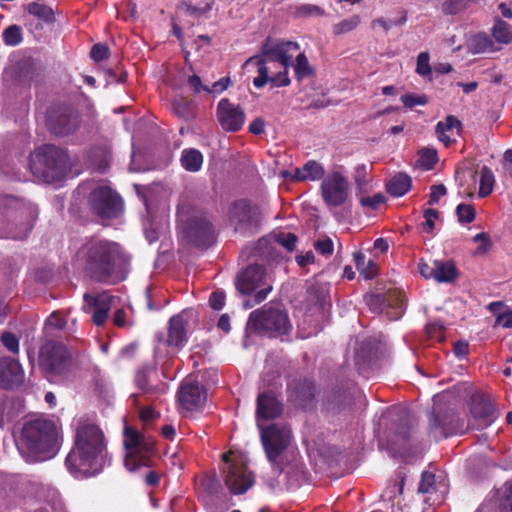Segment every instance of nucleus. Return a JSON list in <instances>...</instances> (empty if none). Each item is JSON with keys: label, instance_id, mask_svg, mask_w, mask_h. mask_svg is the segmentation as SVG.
Here are the masks:
<instances>
[{"label": "nucleus", "instance_id": "9", "mask_svg": "<svg viewBox=\"0 0 512 512\" xmlns=\"http://www.w3.org/2000/svg\"><path fill=\"white\" fill-rule=\"evenodd\" d=\"M225 484L235 495L246 493L254 485V475L248 469L244 458L232 452L223 455Z\"/></svg>", "mask_w": 512, "mask_h": 512}, {"label": "nucleus", "instance_id": "38", "mask_svg": "<svg viewBox=\"0 0 512 512\" xmlns=\"http://www.w3.org/2000/svg\"><path fill=\"white\" fill-rule=\"evenodd\" d=\"M4 43L8 46H16L22 41L21 28L17 25H11L3 31Z\"/></svg>", "mask_w": 512, "mask_h": 512}, {"label": "nucleus", "instance_id": "34", "mask_svg": "<svg viewBox=\"0 0 512 512\" xmlns=\"http://www.w3.org/2000/svg\"><path fill=\"white\" fill-rule=\"evenodd\" d=\"M354 260L357 269L365 279H372L377 275V265L372 260L366 261V258L362 253H356L354 255Z\"/></svg>", "mask_w": 512, "mask_h": 512}, {"label": "nucleus", "instance_id": "5", "mask_svg": "<svg viewBox=\"0 0 512 512\" xmlns=\"http://www.w3.org/2000/svg\"><path fill=\"white\" fill-rule=\"evenodd\" d=\"M29 165L31 172L39 181L54 183L67 173L69 158L61 148L45 145L31 154Z\"/></svg>", "mask_w": 512, "mask_h": 512}, {"label": "nucleus", "instance_id": "14", "mask_svg": "<svg viewBox=\"0 0 512 512\" xmlns=\"http://www.w3.org/2000/svg\"><path fill=\"white\" fill-rule=\"evenodd\" d=\"M300 52L297 42L286 40H267L262 46L263 55H270L280 63L281 74L274 81L277 85H289L288 71L293 64V58Z\"/></svg>", "mask_w": 512, "mask_h": 512}, {"label": "nucleus", "instance_id": "3", "mask_svg": "<svg viewBox=\"0 0 512 512\" xmlns=\"http://www.w3.org/2000/svg\"><path fill=\"white\" fill-rule=\"evenodd\" d=\"M62 440L57 421L37 418L24 424L18 449L28 462L46 461L58 454Z\"/></svg>", "mask_w": 512, "mask_h": 512}, {"label": "nucleus", "instance_id": "36", "mask_svg": "<svg viewBox=\"0 0 512 512\" xmlns=\"http://www.w3.org/2000/svg\"><path fill=\"white\" fill-rule=\"evenodd\" d=\"M492 34L496 41L499 43L507 44L512 40V31L510 29V25L500 19L495 22L492 28Z\"/></svg>", "mask_w": 512, "mask_h": 512}, {"label": "nucleus", "instance_id": "2", "mask_svg": "<svg viewBox=\"0 0 512 512\" xmlns=\"http://www.w3.org/2000/svg\"><path fill=\"white\" fill-rule=\"evenodd\" d=\"M107 462L102 430L94 423L79 421L74 446L65 460L68 471L76 478L94 476L102 471Z\"/></svg>", "mask_w": 512, "mask_h": 512}, {"label": "nucleus", "instance_id": "18", "mask_svg": "<svg viewBox=\"0 0 512 512\" xmlns=\"http://www.w3.org/2000/svg\"><path fill=\"white\" fill-rule=\"evenodd\" d=\"M46 124L53 134L68 135L79 127V115L68 107L54 108L48 113Z\"/></svg>", "mask_w": 512, "mask_h": 512}, {"label": "nucleus", "instance_id": "12", "mask_svg": "<svg viewBox=\"0 0 512 512\" xmlns=\"http://www.w3.org/2000/svg\"><path fill=\"white\" fill-rule=\"evenodd\" d=\"M323 202L329 209L343 206L350 197L351 185L340 169L326 173L320 184Z\"/></svg>", "mask_w": 512, "mask_h": 512}, {"label": "nucleus", "instance_id": "46", "mask_svg": "<svg viewBox=\"0 0 512 512\" xmlns=\"http://www.w3.org/2000/svg\"><path fill=\"white\" fill-rule=\"evenodd\" d=\"M385 201V197L381 193H377L373 196L362 197L360 203L363 207L371 210H376Z\"/></svg>", "mask_w": 512, "mask_h": 512}, {"label": "nucleus", "instance_id": "40", "mask_svg": "<svg viewBox=\"0 0 512 512\" xmlns=\"http://www.w3.org/2000/svg\"><path fill=\"white\" fill-rule=\"evenodd\" d=\"M456 215L460 223H471L475 219L476 212L472 205L461 203L456 208Z\"/></svg>", "mask_w": 512, "mask_h": 512}, {"label": "nucleus", "instance_id": "24", "mask_svg": "<svg viewBox=\"0 0 512 512\" xmlns=\"http://www.w3.org/2000/svg\"><path fill=\"white\" fill-rule=\"evenodd\" d=\"M24 379V372L20 363L9 357L0 359V386L11 389L20 385Z\"/></svg>", "mask_w": 512, "mask_h": 512}, {"label": "nucleus", "instance_id": "51", "mask_svg": "<svg viewBox=\"0 0 512 512\" xmlns=\"http://www.w3.org/2000/svg\"><path fill=\"white\" fill-rule=\"evenodd\" d=\"M424 229L427 233H431L435 227V220L438 218V212L435 209H427L424 211Z\"/></svg>", "mask_w": 512, "mask_h": 512}, {"label": "nucleus", "instance_id": "17", "mask_svg": "<svg viewBox=\"0 0 512 512\" xmlns=\"http://www.w3.org/2000/svg\"><path fill=\"white\" fill-rule=\"evenodd\" d=\"M230 222L235 232L252 233L258 225V210L246 200L235 201L230 209Z\"/></svg>", "mask_w": 512, "mask_h": 512}, {"label": "nucleus", "instance_id": "61", "mask_svg": "<svg viewBox=\"0 0 512 512\" xmlns=\"http://www.w3.org/2000/svg\"><path fill=\"white\" fill-rule=\"evenodd\" d=\"M144 232L150 244L154 243L159 238V227H150L147 222H144Z\"/></svg>", "mask_w": 512, "mask_h": 512}, {"label": "nucleus", "instance_id": "59", "mask_svg": "<svg viewBox=\"0 0 512 512\" xmlns=\"http://www.w3.org/2000/svg\"><path fill=\"white\" fill-rule=\"evenodd\" d=\"M434 260L431 263H427L423 260H420L418 264V269L420 274L426 279H434L435 280V272H434Z\"/></svg>", "mask_w": 512, "mask_h": 512}, {"label": "nucleus", "instance_id": "30", "mask_svg": "<svg viewBox=\"0 0 512 512\" xmlns=\"http://www.w3.org/2000/svg\"><path fill=\"white\" fill-rule=\"evenodd\" d=\"M435 280L439 283L451 282L457 277L454 264L451 261L434 260Z\"/></svg>", "mask_w": 512, "mask_h": 512}, {"label": "nucleus", "instance_id": "58", "mask_svg": "<svg viewBox=\"0 0 512 512\" xmlns=\"http://www.w3.org/2000/svg\"><path fill=\"white\" fill-rule=\"evenodd\" d=\"M209 303L215 310H220L225 304V294L222 291H215L210 295Z\"/></svg>", "mask_w": 512, "mask_h": 512}, {"label": "nucleus", "instance_id": "23", "mask_svg": "<svg viewBox=\"0 0 512 512\" xmlns=\"http://www.w3.org/2000/svg\"><path fill=\"white\" fill-rule=\"evenodd\" d=\"M283 407L281 402L272 392H263L257 398V426L268 420L275 419L282 414Z\"/></svg>", "mask_w": 512, "mask_h": 512}, {"label": "nucleus", "instance_id": "54", "mask_svg": "<svg viewBox=\"0 0 512 512\" xmlns=\"http://www.w3.org/2000/svg\"><path fill=\"white\" fill-rule=\"evenodd\" d=\"M109 49L106 45L95 44L90 52L91 58L95 61H102L108 57Z\"/></svg>", "mask_w": 512, "mask_h": 512}, {"label": "nucleus", "instance_id": "28", "mask_svg": "<svg viewBox=\"0 0 512 512\" xmlns=\"http://www.w3.org/2000/svg\"><path fill=\"white\" fill-rule=\"evenodd\" d=\"M297 236L293 233L277 232L274 233L270 238L263 239L260 241V247L279 245L285 248L288 252H293L296 248Z\"/></svg>", "mask_w": 512, "mask_h": 512}, {"label": "nucleus", "instance_id": "43", "mask_svg": "<svg viewBox=\"0 0 512 512\" xmlns=\"http://www.w3.org/2000/svg\"><path fill=\"white\" fill-rule=\"evenodd\" d=\"M360 23V17L358 15H353L348 19H344L338 24L335 25L334 31L337 34L347 33L355 29Z\"/></svg>", "mask_w": 512, "mask_h": 512}, {"label": "nucleus", "instance_id": "35", "mask_svg": "<svg viewBox=\"0 0 512 512\" xmlns=\"http://www.w3.org/2000/svg\"><path fill=\"white\" fill-rule=\"evenodd\" d=\"M26 10L29 14L46 22H50L54 18L52 8L40 1L31 2L27 5Z\"/></svg>", "mask_w": 512, "mask_h": 512}, {"label": "nucleus", "instance_id": "47", "mask_svg": "<svg viewBox=\"0 0 512 512\" xmlns=\"http://www.w3.org/2000/svg\"><path fill=\"white\" fill-rule=\"evenodd\" d=\"M1 341L3 345L12 353L19 352V339L10 332L2 334Z\"/></svg>", "mask_w": 512, "mask_h": 512}, {"label": "nucleus", "instance_id": "27", "mask_svg": "<svg viewBox=\"0 0 512 512\" xmlns=\"http://www.w3.org/2000/svg\"><path fill=\"white\" fill-rule=\"evenodd\" d=\"M325 175L323 166L316 161L310 160L302 168L295 169L292 178L295 181H317L322 180Z\"/></svg>", "mask_w": 512, "mask_h": 512}, {"label": "nucleus", "instance_id": "15", "mask_svg": "<svg viewBox=\"0 0 512 512\" xmlns=\"http://www.w3.org/2000/svg\"><path fill=\"white\" fill-rule=\"evenodd\" d=\"M89 206L101 220L116 218L123 211L121 197L106 186L96 187L90 193Z\"/></svg>", "mask_w": 512, "mask_h": 512}, {"label": "nucleus", "instance_id": "56", "mask_svg": "<svg viewBox=\"0 0 512 512\" xmlns=\"http://www.w3.org/2000/svg\"><path fill=\"white\" fill-rule=\"evenodd\" d=\"M501 505L506 511L512 512V483H507L504 486Z\"/></svg>", "mask_w": 512, "mask_h": 512}, {"label": "nucleus", "instance_id": "37", "mask_svg": "<svg viewBox=\"0 0 512 512\" xmlns=\"http://www.w3.org/2000/svg\"><path fill=\"white\" fill-rule=\"evenodd\" d=\"M473 0H444L441 11L445 15H456L465 11Z\"/></svg>", "mask_w": 512, "mask_h": 512}, {"label": "nucleus", "instance_id": "8", "mask_svg": "<svg viewBox=\"0 0 512 512\" xmlns=\"http://www.w3.org/2000/svg\"><path fill=\"white\" fill-rule=\"evenodd\" d=\"M249 330L256 332H267L271 335L287 334L292 325L287 312L280 306L265 305L260 311H253L247 323Z\"/></svg>", "mask_w": 512, "mask_h": 512}, {"label": "nucleus", "instance_id": "60", "mask_svg": "<svg viewBox=\"0 0 512 512\" xmlns=\"http://www.w3.org/2000/svg\"><path fill=\"white\" fill-rule=\"evenodd\" d=\"M366 165L361 164L355 168L354 180L358 187H362L366 183Z\"/></svg>", "mask_w": 512, "mask_h": 512}, {"label": "nucleus", "instance_id": "6", "mask_svg": "<svg viewBox=\"0 0 512 512\" xmlns=\"http://www.w3.org/2000/svg\"><path fill=\"white\" fill-rule=\"evenodd\" d=\"M123 444L125 448L124 464L129 472H137L141 468L151 466L155 445L153 438L125 425Z\"/></svg>", "mask_w": 512, "mask_h": 512}, {"label": "nucleus", "instance_id": "21", "mask_svg": "<svg viewBox=\"0 0 512 512\" xmlns=\"http://www.w3.org/2000/svg\"><path fill=\"white\" fill-rule=\"evenodd\" d=\"M85 302L93 309L92 320L97 326L105 323L108 318L109 311L115 306L117 297L109 294L108 292H102L95 296L90 294L84 295Z\"/></svg>", "mask_w": 512, "mask_h": 512}, {"label": "nucleus", "instance_id": "42", "mask_svg": "<svg viewBox=\"0 0 512 512\" xmlns=\"http://www.w3.org/2000/svg\"><path fill=\"white\" fill-rule=\"evenodd\" d=\"M430 56L428 52H421L417 57L416 73L423 77L431 75Z\"/></svg>", "mask_w": 512, "mask_h": 512}, {"label": "nucleus", "instance_id": "39", "mask_svg": "<svg viewBox=\"0 0 512 512\" xmlns=\"http://www.w3.org/2000/svg\"><path fill=\"white\" fill-rule=\"evenodd\" d=\"M401 102L407 108L424 106L428 103V97L425 94L407 93L401 96Z\"/></svg>", "mask_w": 512, "mask_h": 512}, {"label": "nucleus", "instance_id": "44", "mask_svg": "<svg viewBox=\"0 0 512 512\" xmlns=\"http://www.w3.org/2000/svg\"><path fill=\"white\" fill-rule=\"evenodd\" d=\"M420 160L422 165L431 169L438 161L437 152L433 148H424L420 152Z\"/></svg>", "mask_w": 512, "mask_h": 512}, {"label": "nucleus", "instance_id": "53", "mask_svg": "<svg viewBox=\"0 0 512 512\" xmlns=\"http://www.w3.org/2000/svg\"><path fill=\"white\" fill-rule=\"evenodd\" d=\"M136 384L143 394L153 395L156 392L155 388L148 386L146 374L143 372L137 374Z\"/></svg>", "mask_w": 512, "mask_h": 512}, {"label": "nucleus", "instance_id": "63", "mask_svg": "<svg viewBox=\"0 0 512 512\" xmlns=\"http://www.w3.org/2000/svg\"><path fill=\"white\" fill-rule=\"evenodd\" d=\"M188 84L194 90L195 93H200L202 91L206 92L205 87H207V85H203L200 77L197 75L190 76L188 78Z\"/></svg>", "mask_w": 512, "mask_h": 512}, {"label": "nucleus", "instance_id": "29", "mask_svg": "<svg viewBox=\"0 0 512 512\" xmlns=\"http://www.w3.org/2000/svg\"><path fill=\"white\" fill-rule=\"evenodd\" d=\"M411 178L407 174L395 175L387 184V192L395 197L405 195L411 188Z\"/></svg>", "mask_w": 512, "mask_h": 512}, {"label": "nucleus", "instance_id": "19", "mask_svg": "<svg viewBox=\"0 0 512 512\" xmlns=\"http://www.w3.org/2000/svg\"><path fill=\"white\" fill-rule=\"evenodd\" d=\"M217 119L224 130L236 132L245 122V112L241 106L223 98L217 105Z\"/></svg>", "mask_w": 512, "mask_h": 512}, {"label": "nucleus", "instance_id": "16", "mask_svg": "<svg viewBox=\"0 0 512 512\" xmlns=\"http://www.w3.org/2000/svg\"><path fill=\"white\" fill-rule=\"evenodd\" d=\"M245 67H254L258 76L254 78L253 84L256 88H262L267 83H271L273 87H284L285 85H277L274 81L281 74L280 63L272 59L270 55L262 57H250L244 64Z\"/></svg>", "mask_w": 512, "mask_h": 512}, {"label": "nucleus", "instance_id": "48", "mask_svg": "<svg viewBox=\"0 0 512 512\" xmlns=\"http://www.w3.org/2000/svg\"><path fill=\"white\" fill-rule=\"evenodd\" d=\"M66 325L65 319L58 312L52 313L45 322V328L49 329H63Z\"/></svg>", "mask_w": 512, "mask_h": 512}, {"label": "nucleus", "instance_id": "33", "mask_svg": "<svg viewBox=\"0 0 512 512\" xmlns=\"http://www.w3.org/2000/svg\"><path fill=\"white\" fill-rule=\"evenodd\" d=\"M495 183V177L492 170L484 166L480 171V187L478 195L480 198H484L490 195L493 191Z\"/></svg>", "mask_w": 512, "mask_h": 512}, {"label": "nucleus", "instance_id": "50", "mask_svg": "<svg viewBox=\"0 0 512 512\" xmlns=\"http://www.w3.org/2000/svg\"><path fill=\"white\" fill-rule=\"evenodd\" d=\"M495 324L507 329L512 328V307L498 313Z\"/></svg>", "mask_w": 512, "mask_h": 512}, {"label": "nucleus", "instance_id": "55", "mask_svg": "<svg viewBox=\"0 0 512 512\" xmlns=\"http://www.w3.org/2000/svg\"><path fill=\"white\" fill-rule=\"evenodd\" d=\"M447 193V189L443 184L433 185L429 196L428 203L434 205L438 203L440 198Z\"/></svg>", "mask_w": 512, "mask_h": 512}, {"label": "nucleus", "instance_id": "49", "mask_svg": "<svg viewBox=\"0 0 512 512\" xmlns=\"http://www.w3.org/2000/svg\"><path fill=\"white\" fill-rule=\"evenodd\" d=\"M231 83V80L229 77H223L220 80L214 82L211 86L205 87L206 92L218 95L221 94L223 91H225Z\"/></svg>", "mask_w": 512, "mask_h": 512}, {"label": "nucleus", "instance_id": "7", "mask_svg": "<svg viewBox=\"0 0 512 512\" xmlns=\"http://www.w3.org/2000/svg\"><path fill=\"white\" fill-rule=\"evenodd\" d=\"M39 365L51 381L67 379L71 370V356L63 344L49 341L40 348Z\"/></svg>", "mask_w": 512, "mask_h": 512}, {"label": "nucleus", "instance_id": "57", "mask_svg": "<svg viewBox=\"0 0 512 512\" xmlns=\"http://www.w3.org/2000/svg\"><path fill=\"white\" fill-rule=\"evenodd\" d=\"M473 241L481 243V245L477 249L478 253H485L491 247L490 238H489L488 234H486L484 232L476 234L473 237Z\"/></svg>", "mask_w": 512, "mask_h": 512}, {"label": "nucleus", "instance_id": "25", "mask_svg": "<svg viewBox=\"0 0 512 512\" xmlns=\"http://www.w3.org/2000/svg\"><path fill=\"white\" fill-rule=\"evenodd\" d=\"M187 318L186 313L182 312L171 317L168 328L167 344L169 346L181 347L187 341Z\"/></svg>", "mask_w": 512, "mask_h": 512}, {"label": "nucleus", "instance_id": "11", "mask_svg": "<svg viewBox=\"0 0 512 512\" xmlns=\"http://www.w3.org/2000/svg\"><path fill=\"white\" fill-rule=\"evenodd\" d=\"M0 212L8 216L19 218L23 222L20 233L9 234L13 239H23L31 231L37 216L38 208L33 203L11 195L0 196Z\"/></svg>", "mask_w": 512, "mask_h": 512}, {"label": "nucleus", "instance_id": "1", "mask_svg": "<svg viewBox=\"0 0 512 512\" xmlns=\"http://www.w3.org/2000/svg\"><path fill=\"white\" fill-rule=\"evenodd\" d=\"M128 257L121 246L107 239H87L76 251L73 262L86 275L99 282L114 283L123 279L120 275Z\"/></svg>", "mask_w": 512, "mask_h": 512}, {"label": "nucleus", "instance_id": "52", "mask_svg": "<svg viewBox=\"0 0 512 512\" xmlns=\"http://www.w3.org/2000/svg\"><path fill=\"white\" fill-rule=\"evenodd\" d=\"M315 249L324 256H329L333 253V242L330 238L318 240L315 243Z\"/></svg>", "mask_w": 512, "mask_h": 512}, {"label": "nucleus", "instance_id": "31", "mask_svg": "<svg viewBox=\"0 0 512 512\" xmlns=\"http://www.w3.org/2000/svg\"><path fill=\"white\" fill-rule=\"evenodd\" d=\"M181 164L187 171H199L203 164V156L196 149H186L182 152Z\"/></svg>", "mask_w": 512, "mask_h": 512}, {"label": "nucleus", "instance_id": "45", "mask_svg": "<svg viewBox=\"0 0 512 512\" xmlns=\"http://www.w3.org/2000/svg\"><path fill=\"white\" fill-rule=\"evenodd\" d=\"M435 475L430 472H423L419 483L418 491L420 493H430L434 489Z\"/></svg>", "mask_w": 512, "mask_h": 512}, {"label": "nucleus", "instance_id": "10", "mask_svg": "<svg viewBox=\"0 0 512 512\" xmlns=\"http://www.w3.org/2000/svg\"><path fill=\"white\" fill-rule=\"evenodd\" d=\"M178 228L188 241L199 247H206L213 240L210 220L202 213L195 211L191 216L182 209L178 211Z\"/></svg>", "mask_w": 512, "mask_h": 512}, {"label": "nucleus", "instance_id": "41", "mask_svg": "<svg viewBox=\"0 0 512 512\" xmlns=\"http://www.w3.org/2000/svg\"><path fill=\"white\" fill-rule=\"evenodd\" d=\"M173 110L181 118L188 119L193 115L194 104L183 99L177 100L173 104Z\"/></svg>", "mask_w": 512, "mask_h": 512}, {"label": "nucleus", "instance_id": "32", "mask_svg": "<svg viewBox=\"0 0 512 512\" xmlns=\"http://www.w3.org/2000/svg\"><path fill=\"white\" fill-rule=\"evenodd\" d=\"M291 66H293L295 77L298 80H302L313 74V69L310 66L308 58L304 52H299L296 55L295 61H293Z\"/></svg>", "mask_w": 512, "mask_h": 512}, {"label": "nucleus", "instance_id": "4", "mask_svg": "<svg viewBox=\"0 0 512 512\" xmlns=\"http://www.w3.org/2000/svg\"><path fill=\"white\" fill-rule=\"evenodd\" d=\"M260 440L272 468L281 473L293 455L291 429L282 423H260Z\"/></svg>", "mask_w": 512, "mask_h": 512}, {"label": "nucleus", "instance_id": "64", "mask_svg": "<svg viewBox=\"0 0 512 512\" xmlns=\"http://www.w3.org/2000/svg\"><path fill=\"white\" fill-rule=\"evenodd\" d=\"M314 254L312 251H307L304 254H300L296 256V262L299 266L305 267L314 262Z\"/></svg>", "mask_w": 512, "mask_h": 512}, {"label": "nucleus", "instance_id": "20", "mask_svg": "<svg viewBox=\"0 0 512 512\" xmlns=\"http://www.w3.org/2000/svg\"><path fill=\"white\" fill-rule=\"evenodd\" d=\"M178 402L187 411L202 408L206 401V392L198 382L192 378L183 381L178 391Z\"/></svg>", "mask_w": 512, "mask_h": 512}, {"label": "nucleus", "instance_id": "22", "mask_svg": "<svg viewBox=\"0 0 512 512\" xmlns=\"http://www.w3.org/2000/svg\"><path fill=\"white\" fill-rule=\"evenodd\" d=\"M499 416L495 406L486 400L475 402L471 408V421L469 426L472 429L481 430L490 426Z\"/></svg>", "mask_w": 512, "mask_h": 512}, {"label": "nucleus", "instance_id": "13", "mask_svg": "<svg viewBox=\"0 0 512 512\" xmlns=\"http://www.w3.org/2000/svg\"><path fill=\"white\" fill-rule=\"evenodd\" d=\"M236 287L242 294L255 292V302L261 303L272 291V279L262 266L251 265L238 275Z\"/></svg>", "mask_w": 512, "mask_h": 512}, {"label": "nucleus", "instance_id": "62", "mask_svg": "<svg viewBox=\"0 0 512 512\" xmlns=\"http://www.w3.org/2000/svg\"><path fill=\"white\" fill-rule=\"evenodd\" d=\"M264 129H265V122L262 118L254 119L248 127L249 132L254 135L262 134L264 132Z\"/></svg>", "mask_w": 512, "mask_h": 512}, {"label": "nucleus", "instance_id": "26", "mask_svg": "<svg viewBox=\"0 0 512 512\" xmlns=\"http://www.w3.org/2000/svg\"><path fill=\"white\" fill-rule=\"evenodd\" d=\"M461 123L454 116H447L444 121L438 122L436 125V134L438 139L449 146L453 141V136L460 130Z\"/></svg>", "mask_w": 512, "mask_h": 512}]
</instances>
